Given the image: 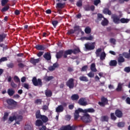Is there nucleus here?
<instances>
[{
	"mask_svg": "<svg viewBox=\"0 0 130 130\" xmlns=\"http://www.w3.org/2000/svg\"><path fill=\"white\" fill-rule=\"evenodd\" d=\"M35 104L41 105L42 104V100L40 99H38L35 101Z\"/></svg>",
	"mask_w": 130,
	"mask_h": 130,
	"instance_id": "41",
	"label": "nucleus"
},
{
	"mask_svg": "<svg viewBox=\"0 0 130 130\" xmlns=\"http://www.w3.org/2000/svg\"><path fill=\"white\" fill-rule=\"evenodd\" d=\"M68 72H69V73H72V72H74V68L69 67L67 69Z\"/></svg>",
	"mask_w": 130,
	"mask_h": 130,
	"instance_id": "59",
	"label": "nucleus"
},
{
	"mask_svg": "<svg viewBox=\"0 0 130 130\" xmlns=\"http://www.w3.org/2000/svg\"><path fill=\"white\" fill-rule=\"evenodd\" d=\"M6 103L8 104L7 108L11 110H12V109H15L16 107H17V105H18V103L12 99H7Z\"/></svg>",
	"mask_w": 130,
	"mask_h": 130,
	"instance_id": "2",
	"label": "nucleus"
},
{
	"mask_svg": "<svg viewBox=\"0 0 130 130\" xmlns=\"http://www.w3.org/2000/svg\"><path fill=\"white\" fill-rule=\"evenodd\" d=\"M40 119H41L42 121L44 123L47 122V121H48V117L44 115H43Z\"/></svg>",
	"mask_w": 130,
	"mask_h": 130,
	"instance_id": "26",
	"label": "nucleus"
},
{
	"mask_svg": "<svg viewBox=\"0 0 130 130\" xmlns=\"http://www.w3.org/2000/svg\"><path fill=\"white\" fill-rule=\"evenodd\" d=\"M22 86L25 88V89H27V90H29L30 87L29 84L28 83H23L22 84Z\"/></svg>",
	"mask_w": 130,
	"mask_h": 130,
	"instance_id": "48",
	"label": "nucleus"
},
{
	"mask_svg": "<svg viewBox=\"0 0 130 130\" xmlns=\"http://www.w3.org/2000/svg\"><path fill=\"white\" fill-rule=\"evenodd\" d=\"M79 52H81V50H80V48H75L73 50L69 49V50H66L64 57H68V55H71L72 53H73V54H77L78 53H79Z\"/></svg>",
	"mask_w": 130,
	"mask_h": 130,
	"instance_id": "3",
	"label": "nucleus"
},
{
	"mask_svg": "<svg viewBox=\"0 0 130 130\" xmlns=\"http://www.w3.org/2000/svg\"><path fill=\"white\" fill-rule=\"evenodd\" d=\"M108 23H109V21H108L107 19L104 18V20L102 21L101 25L104 26H107Z\"/></svg>",
	"mask_w": 130,
	"mask_h": 130,
	"instance_id": "28",
	"label": "nucleus"
},
{
	"mask_svg": "<svg viewBox=\"0 0 130 130\" xmlns=\"http://www.w3.org/2000/svg\"><path fill=\"white\" fill-rule=\"evenodd\" d=\"M124 122H120L118 123L117 126L118 127H123L124 126Z\"/></svg>",
	"mask_w": 130,
	"mask_h": 130,
	"instance_id": "52",
	"label": "nucleus"
},
{
	"mask_svg": "<svg viewBox=\"0 0 130 130\" xmlns=\"http://www.w3.org/2000/svg\"><path fill=\"white\" fill-rule=\"evenodd\" d=\"M32 83L34 85V86H40V87H42V81L40 78H37L36 77H34L32 79Z\"/></svg>",
	"mask_w": 130,
	"mask_h": 130,
	"instance_id": "5",
	"label": "nucleus"
},
{
	"mask_svg": "<svg viewBox=\"0 0 130 130\" xmlns=\"http://www.w3.org/2000/svg\"><path fill=\"white\" fill-rule=\"evenodd\" d=\"M128 52H123L122 53L123 56L125 57V58H127L128 59H130V49L128 50Z\"/></svg>",
	"mask_w": 130,
	"mask_h": 130,
	"instance_id": "25",
	"label": "nucleus"
},
{
	"mask_svg": "<svg viewBox=\"0 0 130 130\" xmlns=\"http://www.w3.org/2000/svg\"><path fill=\"white\" fill-rule=\"evenodd\" d=\"M29 61L30 63H32V64H33L34 66H36V64L38 63V62L40 61V60L39 59V58L35 59L34 58H30Z\"/></svg>",
	"mask_w": 130,
	"mask_h": 130,
	"instance_id": "13",
	"label": "nucleus"
},
{
	"mask_svg": "<svg viewBox=\"0 0 130 130\" xmlns=\"http://www.w3.org/2000/svg\"><path fill=\"white\" fill-rule=\"evenodd\" d=\"M7 34L3 32L0 34V42H4V40L7 38Z\"/></svg>",
	"mask_w": 130,
	"mask_h": 130,
	"instance_id": "18",
	"label": "nucleus"
},
{
	"mask_svg": "<svg viewBox=\"0 0 130 130\" xmlns=\"http://www.w3.org/2000/svg\"><path fill=\"white\" fill-rule=\"evenodd\" d=\"M90 70L91 72H93V73H96V72H97V69H96V64L95 63H91L90 66Z\"/></svg>",
	"mask_w": 130,
	"mask_h": 130,
	"instance_id": "22",
	"label": "nucleus"
},
{
	"mask_svg": "<svg viewBox=\"0 0 130 130\" xmlns=\"http://www.w3.org/2000/svg\"><path fill=\"white\" fill-rule=\"evenodd\" d=\"M22 119H23V116L21 115H18L16 116V120H18L19 121H22Z\"/></svg>",
	"mask_w": 130,
	"mask_h": 130,
	"instance_id": "55",
	"label": "nucleus"
},
{
	"mask_svg": "<svg viewBox=\"0 0 130 130\" xmlns=\"http://www.w3.org/2000/svg\"><path fill=\"white\" fill-rule=\"evenodd\" d=\"M7 66L8 68H9V69H13V68H14V63H10L9 64H7Z\"/></svg>",
	"mask_w": 130,
	"mask_h": 130,
	"instance_id": "57",
	"label": "nucleus"
},
{
	"mask_svg": "<svg viewBox=\"0 0 130 130\" xmlns=\"http://www.w3.org/2000/svg\"><path fill=\"white\" fill-rule=\"evenodd\" d=\"M58 130H76V126L71 125H63Z\"/></svg>",
	"mask_w": 130,
	"mask_h": 130,
	"instance_id": "10",
	"label": "nucleus"
},
{
	"mask_svg": "<svg viewBox=\"0 0 130 130\" xmlns=\"http://www.w3.org/2000/svg\"><path fill=\"white\" fill-rule=\"evenodd\" d=\"M8 116H9V113H5L3 117V119L4 120V121L7 120V119H8Z\"/></svg>",
	"mask_w": 130,
	"mask_h": 130,
	"instance_id": "50",
	"label": "nucleus"
},
{
	"mask_svg": "<svg viewBox=\"0 0 130 130\" xmlns=\"http://www.w3.org/2000/svg\"><path fill=\"white\" fill-rule=\"evenodd\" d=\"M74 81L75 79H74V78L69 79L66 82V85L67 87H69L70 89H73L74 88V86H75Z\"/></svg>",
	"mask_w": 130,
	"mask_h": 130,
	"instance_id": "7",
	"label": "nucleus"
},
{
	"mask_svg": "<svg viewBox=\"0 0 130 130\" xmlns=\"http://www.w3.org/2000/svg\"><path fill=\"white\" fill-rule=\"evenodd\" d=\"M122 17V14H120L119 16L115 15L114 16V23L115 24H120V18Z\"/></svg>",
	"mask_w": 130,
	"mask_h": 130,
	"instance_id": "12",
	"label": "nucleus"
},
{
	"mask_svg": "<svg viewBox=\"0 0 130 130\" xmlns=\"http://www.w3.org/2000/svg\"><path fill=\"white\" fill-rule=\"evenodd\" d=\"M8 58L7 57H3L0 59V62H3V61H7Z\"/></svg>",
	"mask_w": 130,
	"mask_h": 130,
	"instance_id": "58",
	"label": "nucleus"
},
{
	"mask_svg": "<svg viewBox=\"0 0 130 130\" xmlns=\"http://www.w3.org/2000/svg\"><path fill=\"white\" fill-rule=\"evenodd\" d=\"M43 53H44V52L40 51L38 52V53L37 54V56L39 57H40L43 55Z\"/></svg>",
	"mask_w": 130,
	"mask_h": 130,
	"instance_id": "62",
	"label": "nucleus"
},
{
	"mask_svg": "<svg viewBox=\"0 0 130 130\" xmlns=\"http://www.w3.org/2000/svg\"><path fill=\"white\" fill-rule=\"evenodd\" d=\"M81 119L84 123H90L92 121V118L88 113H84V115L81 117Z\"/></svg>",
	"mask_w": 130,
	"mask_h": 130,
	"instance_id": "4",
	"label": "nucleus"
},
{
	"mask_svg": "<svg viewBox=\"0 0 130 130\" xmlns=\"http://www.w3.org/2000/svg\"><path fill=\"white\" fill-rule=\"evenodd\" d=\"M74 31L76 32L77 31H80V30H81L80 28V26L79 25H75L74 27Z\"/></svg>",
	"mask_w": 130,
	"mask_h": 130,
	"instance_id": "49",
	"label": "nucleus"
},
{
	"mask_svg": "<svg viewBox=\"0 0 130 130\" xmlns=\"http://www.w3.org/2000/svg\"><path fill=\"white\" fill-rule=\"evenodd\" d=\"M58 24V21L57 20H53L52 21V24L53 25L54 28H56V26Z\"/></svg>",
	"mask_w": 130,
	"mask_h": 130,
	"instance_id": "46",
	"label": "nucleus"
},
{
	"mask_svg": "<svg viewBox=\"0 0 130 130\" xmlns=\"http://www.w3.org/2000/svg\"><path fill=\"white\" fill-rule=\"evenodd\" d=\"M42 109L43 110H45V111H46V110H48V106L46 105L43 106Z\"/></svg>",
	"mask_w": 130,
	"mask_h": 130,
	"instance_id": "61",
	"label": "nucleus"
},
{
	"mask_svg": "<svg viewBox=\"0 0 130 130\" xmlns=\"http://www.w3.org/2000/svg\"><path fill=\"white\" fill-rule=\"evenodd\" d=\"M80 81H81L82 82H89V79H88V77L86 76H80L79 77Z\"/></svg>",
	"mask_w": 130,
	"mask_h": 130,
	"instance_id": "30",
	"label": "nucleus"
},
{
	"mask_svg": "<svg viewBox=\"0 0 130 130\" xmlns=\"http://www.w3.org/2000/svg\"><path fill=\"white\" fill-rule=\"evenodd\" d=\"M84 31L86 34H90V33H91V28L87 27L85 28Z\"/></svg>",
	"mask_w": 130,
	"mask_h": 130,
	"instance_id": "43",
	"label": "nucleus"
},
{
	"mask_svg": "<svg viewBox=\"0 0 130 130\" xmlns=\"http://www.w3.org/2000/svg\"><path fill=\"white\" fill-rule=\"evenodd\" d=\"M87 76L89 78H94V76H95V74L94 73H92V72H90L88 74H87Z\"/></svg>",
	"mask_w": 130,
	"mask_h": 130,
	"instance_id": "54",
	"label": "nucleus"
},
{
	"mask_svg": "<svg viewBox=\"0 0 130 130\" xmlns=\"http://www.w3.org/2000/svg\"><path fill=\"white\" fill-rule=\"evenodd\" d=\"M125 59L122 56H119L118 58V63L119 66H121V62H124Z\"/></svg>",
	"mask_w": 130,
	"mask_h": 130,
	"instance_id": "21",
	"label": "nucleus"
},
{
	"mask_svg": "<svg viewBox=\"0 0 130 130\" xmlns=\"http://www.w3.org/2000/svg\"><path fill=\"white\" fill-rule=\"evenodd\" d=\"M14 81L15 83H21V81H20V78H19V77L17 76H15L14 77Z\"/></svg>",
	"mask_w": 130,
	"mask_h": 130,
	"instance_id": "42",
	"label": "nucleus"
},
{
	"mask_svg": "<svg viewBox=\"0 0 130 130\" xmlns=\"http://www.w3.org/2000/svg\"><path fill=\"white\" fill-rule=\"evenodd\" d=\"M84 38L85 40H93V37L92 36L85 37Z\"/></svg>",
	"mask_w": 130,
	"mask_h": 130,
	"instance_id": "56",
	"label": "nucleus"
},
{
	"mask_svg": "<svg viewBox=\"0 0 130 130\" xmlns=\"http://www.w3.org/2000/svg\"><path fill=\"white\" fill-rule=\"evenodd\" d=\"M122 24L127 23L129 22V19L127 18H122L120 19Z\"/></svg>",
	"mask_w": 130,
	"mask_h": 130,
	"instance_id": "35",
	"label": "nucleus"
},
{
	"mask_svg": "<svg viewBox=\"0 0 130 130\" xmlns=\"http://www.w3.org/2000/svg\"><path fill=\"white\" fill-rule=\"evenodd\" d=\"M46 97H51L52 96V91L49 89H47L45 91Z\"/></svg>",
	"mask_w": 130,
	"mask_h": 130,
	"instance_id": "23",
	"label": "nucleus"
},
{
	"mask_svg": "<svg viewBox=\"0 0 130 130\" xmlns=\"http://www.w3.org/2000/svg\"><path fill=\"white\" fill-rule=\"evenodd\" d=\"M115 115L117 117H118L119 118H121V117H122V112L119 110H117L115 111Z\"/></svg>",
	"mask_w": 130,
	"mask_h": 130,
	"instance_id": "19",
	"label": "nucleus"
},
{
	"mask_svg": "<svg viewBox=\"0 0 130 130\" xmlns=\"http://www.w3.org/2000/svg\"><path fill=\"white\" fill-rule=\"evenodd\" d=\"M108 116H103L101 117V120L103 122H104V121H106L107 122H108Z\"/></svg>",
	"mask_w": 130,
	"mask_h": 130,
	"instance_id": "36",
	"label": "nucleus"
},
{
	"mask_svg": "<svg viewBox=\"0 0 130 130\" xmlns=\"http://www.w3.org/2000/svg\"><path fill=\"white\" fill-rule=\"evenodd\" d=\"M53 76H46L44 77V80L46 82H49V81H51L52 79H53Z\"/></svg>",
	"mask_w": 130,
	"mask_h": 130,
	"instance_id": "31",
	"label": "nucleus"
},
{
	"mask_svg": "<svg viewBox=\"0 0 130 130\" xmlns=\"http://www.w3.org/2000/svg\"><path fill=\"white\" fill-rule=\"evenodd\" d=\"M43 115H41V113L40 112V110H38L36 112V117L38 119H40L41 118V116H42Z\"/></svg>",
	"mask_w": 130,
	"mask_h": 130,
	"instance_id": "33",
	"label": "nucleus"
},
{
	"mask_svg": "<svg viewBox=\"0 0 130 130\" xmlns=\"http://www.w3.org/2000/svg\"><path fill=\"white\" fill-rule=\"evenodd\" d=\"M25 130H33V125L29 124H26L24 126Z\"/></svg>",
	"mask_w": 130,
	"mask_h": 130,
	"instance_id": "34",
	"label": "nucleus"
},
{
	"mask_svg": "<svg viewBox=\"0 0 130 130\" xmlns=\"http://www.w3.org/2000/svg\"><path fill=\"white\" fill-rule=\"evenodd\" d=\"M7 93L8 95L11 96H13L15 94V90L13 89H8L7 90Z\"/></svg>",
	"mask_w": 130,
	"mask_h": 130,
	"instance_id": "29",
	"label": "nucleus"
},
{
	"mask_svg": "<svg viewBox=\"0 0 130 130\" xmlns=\"http://www.w3.org/2000/svg\"><path fill=\"white\" fill-rule=\"evenodd\" d=\"M66 54V51L63 50H61L59 51L58 52H57L56 53V58L57 59H59L60 58H61V57H63V58H67V57H64V55Z\"/></svg>",
	"mask_w": 130,
	"mask_h": 130,
	"instance_id": "6",
	"label": "nucleus"
},
{
	"mask_svg": "<svg viewBox=\"0 0 130 130\" xmlns=\"http://www.w3.org/2000/svg\"><path fill=\"white\" fill-rule=\"evenodd\" d=\"M36 125L37 126H41L42 125H43V122L40 119H38L36 121Z\"/></svg>",
	"mask_w": 130,
	"mask_h": 130,
	"instance_id": "32",
	"label": "nucleus"
},
{
	"mask_svg": "<svg viewBox=\"0 0 130 130\" xmlns=\"http://www.w3.org/2000/svg\"><path fill=\"white\" fill-rule=\"evenodd\" d=\"M75 31L74 29H70V30H69L68 33L69 35H71L72 34H74V33H75Z\"/></svg>",
	"mask_w": 130,
	"mask_h": 130,
	"instance_id": "63",
	"label": "nucleus"
},
{
	"mask_svg": "<svg viewBox=\"0 0 130 130\" xmlns=\"http://www.w3.org/2000/svg\"><path fill=\"white\" fill-rule=\"evenodd\" d=\"M44 58L46 60H50L51 59V54L50 52H46L43 55Z\"/></svg>",
	"mask_w": 130,
	"mask_h": 130,
	"instance_id": "14",
	"label": "nucleus"
},
{
	"mask_svg": "<svg viewBox=\"0 0 130 130\" xmlns=\"http://www.w3.org/2000/svg\"><path fill=\"white\" fill-rule=\"evenodd\" d=\"M7 3H9V0H2L1 5L2 7H5Z\"/></svg>",
	"mask_w": 130,
	"mask_h": 130,
	"instance_id": "45",
	"label": "nucleus"
},
{
	"mask_svg": "<svg viewBox=\"0 0 130 130\" xmlns=\"http://www.w3.org/2000/svg\"><path fill=\"white\" fill-rule=\"evenodd\" d=\"M63 107H62V105H59L56 108V112H57V113L62 112V111H63Z\"/></svg>",
	"mask_w": 130,
	"mask_h": 130,
	"instance_id": "24",
	"label": "nucleus"
},
{
	"mask_svg": "<svg viewBox=\"0 0 130 130\" xmlns=\"http://www.w3.org/2000/svg\"><path fill=\"white\" fill-rule=\"evenodd\" d=\"M100 59L101 60H104L105 59V57H106V54L105 52H103L101 54Z\"/></svg>",
	"mask_w": 130,
	"mask_h": 130,
	"instance_id": "38",
	"label": "nucleus"
},
{
	"mask_svg": "<svg viewBox=\"0 0 130 130\" xmlns=\"http://www.w3.org/2000/svg\"><path fill=\"white\" fill-rule=\"evenodd\" d=\"M35 48H36L37 50H45V47L43 45H37L35 46Z\"/></svg>",
	"mask_w": 130,
	"mask_h": 130,
	"instance_id": "15",
	"label": "nucleus"
},
{
	"mask_svg": "<svg viewBox=\"0 0 130 130\" xmlns=\"http://www.w3.org/2000/svg\"><path fill=\"white\" fill-rule=\"evenodd\" d=\"M9 9H10V6H5L4 8H2L1 10V12L2 13H4V12H7V11L9 10Z\"/></svg>",
	"mask_w": 130,
	"mask_h": 130,
	"instance_id": "40",
	"label": "nucleus"
},
{
	"mask_svg": "<svg viewBox=\"0 0 130 130\" xmlns=\"http://www.w3.org/2000/svg\"><path fill=\"white\" fill-rule=\"evenodd\" d=\"M122 84L121 83H119L117 86V88L116 89V91L117 92H121L122 91Z\"/></svg>",
	"mask_w": 130,
	"mask_h": 130,
	"instance_id": "27",
	"label": "nucleus"
},
{
	"mask_svg": "<svg viewBox=\"0 0 130 130\" xmlns=\"http://www.w3.org/2000/svg\"><path fill=\"white\" fill-rule=\"evenodd\" d=\"M101 100V102H99L98 104L101 107H105V105L108 103V100L104 96L102 97Z\"/></svg>",
	"mask_w": 130,
	"mask_h": 130,
	"instance_id": "9",
	"label": "nucleus"
},
{
	"mask_svg": "<svg viewBox=\"0 0 130 130\" xmlns=\"http://www.w3.org/2000/svg\"><path fill=\"white\" fill-rule=\"evenodd\" d=\"M85 47L87 50H93V49H95V42H93L91 44L87 43L85 44Z\"/></svg>",
	"mask_w": 130,
	"mask_h": 130,
	"instance_id": "8",
	"label": "nucleus"
},
{
	"mask_svg": "<svg viewBox=\"0 0 130 130\" xmlns=\"http://www.w3.org/2000/svg\"><path fill=\"white\" fill-rule=\"evenodd\" d=\"M79 98H80V96L78 94H74L71 96V99L73 101H78Z\"/></svg>",
	"mask_w": 130,
	"mask_h": 130,
	"instance_id": "16",
	"label": "nucleus"
},
{
	"mask_svg": "<svg viewBox=\"0 0 130 130\" xmlns=\"http://www.w3.org/2000/svg\"><path fill=\"white\" fill-rule=\"evenodd\" d=\"M78 104L81 106H86V105H88V103L86 101V98H81L78 101Z\"/></svg>",
	"mask_w": 130,
	"mask_h": 130,
	"instance_id": "11",
	"label": "nucleus"
},
{
	"mask_svg": "<svg viewBox=\"0 0 130 130\" xmlns=\"http://www.w3.org/2000/svg\"><path fill=\"white\" fill-rule=\"evenodd\" d=\"M87 70H88V66L86 65L83 66L82 68H81V72H86V71H87Z\"/></svg>",
	"mask_w": 130,
	"mask_h": 130,
	"instance_id": "53",
	"label": "nucleus"
},
{
	"mask_svg": "<svg viewBox=\"0 0 130 130\" xmlns=\"http://www.w3.org/2000/svg\"><path fill=\"white\" fill-rule=\"evenodd\" d=\"M11 86L12 88H16V87H17V84H16V83H15V82H14L13 81L11 82Z\"/></svg>",
	"mask_w": 130,
	"mask_h": 130,
	"instance_id": "60",
	"label": "nucleus"
},
{
	"mask_svg": "<svg viewBox=\"0 0 130 130\" xmlns=\"http://www.w3.org/2000/svg\"><path fill=\"white\" fill-rule=\"evenodd\" d=\"M95 112V110L94 108H88L83 110L82 108H78L77 110H76L74 113V119L75 120H78V118L80 117V113H94Z\"/></svg>",
	"mask_w": 130,
	"mask_h": 130,
	"instance_id": "1",
	"label": "nucleus"
},
{
	"mask_svg": "<svg viewBox=\"0 0 130 130\" xmlns=\"http://www.w3.org/2000/svg\"><path fill=\"white\" fill-rule=\"evenodd\" d=\"M76 6L79 8L82 7V6H83V2L82 0H79V1L76 3Z\"/></svg>",
	"mask_w": 130,
	"mask_h": 130,
	"instance_id": "47",
	"label": "nucleus"
},
{
	"mask_svg": "<svg viewBox=\"0 0 130 130\" xmlns=\"http://www.w3.org/2000/svg\"><path fill=\"white\" fill-rule=\"evenodd\" d=\"M103 13L105 14V15H109V16L112 14V12H111V11L109 10L108 8H104Z\"/></svg>",
	"mask_w": 130,
	"mask_h": 130,
	"instance_id": "17",
	"label": "nucleus"
},
{
	"mask_svg": "<svg viewBox=\"0 0 130 130\" xmlns=\"http://www.w3.org/2000/svg\"><path fill=\"white\" fill-rule=\"evenodd\" d=\"M14 120H17V116L14 115L13 116H10L9 117V121L11 122H13V121H14Z\"/></svg>",
	"mask_w": 130,
	"mask_h": 130,
	"instance_id": "44",
	"label": "nucleus"
},
{
	"mask_svg": "<svg viewBox=\"0 0 130 130\" xmlns=\"http://www.w3.org/2000/svg\"><path fill=\"white\" fill-rule=\"evenodd\" d=\"M63 6H64V4L59 3L56 4V8H58V9H63Z\"/></svg>",
	"mask_w": 130,
	"mask_h": 130,
	"instance_id": "39",
	"label": "nucleus"
},
{
	"mask_svg": "<svg viewBox=\"0 0 130 130\" xmlns=\"http://www.w3.org/2000/svg\"><path fill=\"white\" fill-rule=\"evenodd\" d=\"M101 3V1L100 0H94L93 2V4L94 5V6H98V5H99V4Z\"/></svg>",
	"mask_w": 130,
	"mask_h": 130,
	"instance_id": "51",
	"label": "nucleus"
},
{
	"mask_svg": "<svg viewBox=\"0 0 130 130\" xmlns=\"http://www.w3.org/2000/svg\"><path fill=\"white\" fill-rule=\"evenodd\" d=\"M124 71L126 72V73H129L130 72V68L129 67H126L124 68Z\"/></svg>",
	"mask_w": 130,
	"mask_h": 130,
	"instance_id": "64",
	"label": "nucleus"
},
{
	"mask_svg": "<svg viewBox=\"0 0 130 130\" xmlns=\"http://www.w3.org/2000/svg\"><path fill=\"white\" fill-rule=\"evenodd\" d=\"M101 51H102V49L101 48H98L96 51H95V54H96V57H99V56H100V52H101Z\"/></svg>",
	"mask_w": 130,
	"mask_h": 130,
	"instance_id": "37",
	"label": "nucleus"
},
{
	"mask_svg": "<svg viewBox=\"0 0 130 130\" xmlns=\"http://www.w3.org/2000/svg\"><path fill=\"white\" fill-rule=\"evenodd\" d=\"M104 18V17L102 14H98V17L97 19L95 20L96 23H99V22H100V21H101L102 20V18Z\"/></svg>",
	"mask_w": 130,
	"mask_h": 130,
	"instance_id": "20",
	"label": "nucleus"
}]
</instances>
